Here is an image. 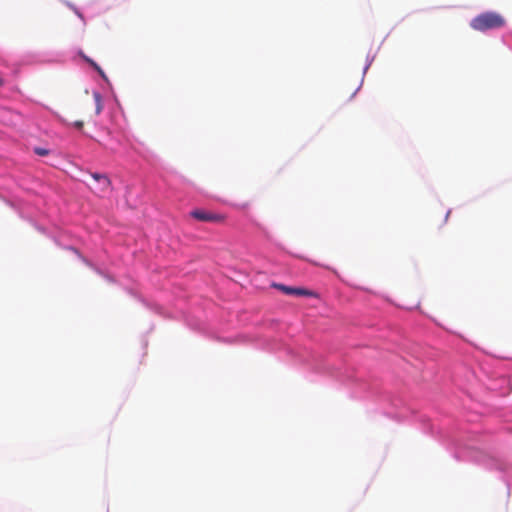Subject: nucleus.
I'll return each mask as SVG.
<instances>
[{"mask_svg": "<svg viewBox=\"0 0 512 512\" xmlns=\"http://www.w3.org/2000/svg\"><path fill=\"white\" fill-rule=\"evenodd\" d=\"M34 152L39 156H46L49 154V151L47 149L41 147L35 148Z\"/></svg>", "mask_w": 512, "mask_h": 512, "instance_id": "obj_7", "label": "nucleus"}, {"mask_svg": "<svg viewBox=\"0 0 512 512\" xmlns=\"http://www.w3.org/2000/svg\"><path fill=\"white\" fill-rule=\"evenodd\" d=\"M81 56L83 57V59L89 63L103 78L105 77V74L103 72V70L100 68V66L95 62L93 61L91 58L81 54Z\"/></svg>", "mask_w": 512, "mask_h": 512, "instance_id": "obj_6", "label": "nucleus"}, {"mask_svg": "<svg viewBox=\"0 0 512 512\" xmlns=\"http://www.w3.org/2000/svg\"><path fill=\"white\" fill-rule=\"evenodd\" d=\"M92 177L97 182L98 186L95 188L98 192H105L110 187V179L105 174H98L94 173L92 174Z\"/></svg>", "mask_w": 512, "mask_h": 512, "instance_id": "obj_4", "label": "nucleus"}, {"mask_svg": "<svg viewBox=\"0 0 512 512\" xmlns=\"http://www.w3.org/2000/svg\"><path fill=\"white\" fill-rule=\"evenodd\" d=\"M357 90H358V88H356V89L352 92L351 97H353V96L356 94Z\"/></svg>", "mask_w": 512, "mask_h": 512, "instance_id": "obj_9", "label": "nucleus"}, {"mask_svg": "<svg viewBox=\"0 0 512 512\" xmlns=\"http://www.w3.org/2000/svg\"><path fill=\"white\" fill-rule=\"evenodd\" d=\"M506 21L502 15L496 12H484L472 19L470 26L477 31H487L501 28Z\"/></svg>", "mask_w": 512, "mask_h": 512, "instance_id": "obj_1", "label": "nucleus"}, {"mask_svg": "<svg viewBox=\"0 0 512 512\" xmlns=\"http://www.w3.org/2000/svg\"><path fill=\"white\" fill-rule=\"evenodd\" d=\"M4 85V81L3 79L0 77V86H3Z\"/></svg>", "mask_w": 512, "mask_h": 512, "instance_id": "obj_10", "label": "nucleus"}, {"mask_svg": "<svg viewBox=\"0 0 512 512\" xmlns=\"http://www.w3.org/2000/svg\"><path fill=\"white\" fill-rule=\"evenodd\" d=\"M93 99L95 102V115L98 116L103 110L102 96L99 92H93Z\"/></svg>", "mask_w": 512, "mask_h": 512, "instance_id": "obj_5", "label": "nucleus"}, {"mask_svg": "<svg viewBox=\"0 0 512 512\" xmlns=\"http://www.w3.org/2000/svg\"><path fill=\"white\" fill-rule=\"evenodd\" d=\"M190 215L191 217L202 222L223 223L226 220V216L224 214L214 213L200 209L191 211Z\"/></svg>", "mask_w": 512, "mask_h": 512, "instance_id": "obj_2", "label": "nucleus"}, {"mask_svg": "<svg viewBox=\"0 0 512 512\" xmlns=\"http://www.w3.org/2000/svg\"><path fill=\"white\" fill-rule=\"evenodd\" d=\"M73 126H74L76 129L81 130V129L83 128V126H84V122H83V121H81V120L75 121V122L73 123Z\"/></svg>", "mask_w": 512, "mask_h": 512, "instance_id": "obj_8", "label": "nucleus"}, {"mask_svg": "<svg viewBox=\"0 0 512 512\" xmlns=\"http://www.w3.org/2000/svg\"><path fill=\"white\" fill-rule=\"evenodd\" d=\"M272 287L282 291L283 293H285L287 295H292V296H297V297H302V296L310 297V296L315 295V293L313 291L302 288V287H291V286H286V285L277 284V283H273Z\"/></svg>", "mask_w": 512, "mask_h": 512, "instance_id": "obj_3", "label": "nucleus"}]
</instances>
